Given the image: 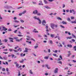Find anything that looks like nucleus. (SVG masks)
<instances>
[{
  "mask_svg": "<svg viewBox=\"0 0 76 76\" xmlns=\"http://www.w3.org/2000/svg\"><path fill=\"white\" fill-rule=\"evenodd\" d=\"M33 18H34V19H37V16H36L34 17Z\"/></svg>",
  "mask_w": 76,
  "mask_h": 76,
  "instance_id": "obj_46",
  "label": "nucleus"
},
{
  "mask_svg": "<svg viewBox=\"0 0 76 76\" xmlns=\"http://www.w3.org/2000/svg\"><path fill=\"white\" fill-rule=\"evenodd\" d=\"M50 42V44H53V41L51 40H50L49 41Z\"/></svg>",
  "mask_w": 76,
  "mask_h": 76,
  "instance_id": "obj_39",
  "label": "nucleus"
},
{
  "mask_svg": "<svg viewBox=\"0 0 76 76\" xmlns=\"http://www.w3.org/2000/svg\"><path fill=\"white\" fill-rule=\"evenodd\" d=\"M14 64H15V66L16 67H18L19 66V64L17 63V62H15Z\"/></svg>",
  "mask_w": 76,
  "mask_h": 76,
  "instance_id": "obj_5",
  "label": "nucleus"
},
{
  "mask_svg": "<svg viewBox=\"0 0 76 76\" xmlns=\"http://www.w3.org/2000/svg\"><path fill=\"white\" fill-rule=\"evenodd\" d=\"M45 4H48V2L46 0H43Z\"/></svg>",
  "mask_w": 76,
  "mask_h": 76,
  "instance_id": "obj_13",
  "label": "nucleus"
},
{
  "mask_svg": "<svg viewBox=\"0 0 76 76\" xmlns=\"http://www.w3.org/2000/svg\"><path fill=\"white\" fill-rule=\"evenodd\" d=\"M42 25H43V26H45V24H46V23H46V21H45V20H43L42 22Z\"/></svg>",
  "mask_w": 76,
  "mask_h": 76,
  "instance_id": "obj_4",
  "label": "nucleus"
},
{
  "mask_svg": "<svg viewBox=\"0 0 76 76\" xmlns=\"http://www.w3.org/2000/svg\"><path fill=\"white\" fill-rule=\"evenodd\" d=\"M2 70L3 72H5V70H6V69H5V68H3Z\"/></svg>",
  "mask_w": 76,
  "mask_h": 76,
  "instance_id": "obj_25",
  "label": "nucleus"
},
{
  "mask_svg": "<svg viewBox=\"0 0 76 76\" xmlns=\"http://www.w3.org/2000/svg\"><path fill=\"white\" fill-rule=\"evenodd\" d=\"M45 75L46 76H47V75H48V73H45Z\"/></svg>",
  "mask_w": 76,
  "mask_h": 76,
  "instance_id": "obj_58",
  "label": "nucleus"
},
{
  "mask_svg": "<svg viewBox=\"0 0 76 76\" xmlns=\"http://www.w3.org/2000/svg\"><path fill=\"white\" fill-rule=\"evenodd\" d=\"M45 67H46L47 68L48 67V64H46L45 65Z\"/></svg>",
  "mask_w": 76,
  "mask_h": 76,
  "instance_id": "obj_57",
  "label": "nucleus"
},
{
  "mask_svg": "<svg viewBox=\"0 0 76 76\" xmlns=\"http://www.w3.org/2000/svg\"><path fill=\"white\" fill-rule=\"evenodd\" d=\"M67 20H68V21H69H69H70V18H67Z\"/></svg>",
  "mask_w": 76,
  "mask_h": 76,
  "instance_id": "obj_30",
  "label": "nucleus"
},
{
  "mask_svg": "<svg viewBox=\"0 0 76 76\" xmlns=\"http://www.w3.org/2000/svg\"><path fill=\"white\" fill-rule=\"evenodd\" d=\"M46 33H48L49 32V30L48 29H46Z\"/></svg>",
  "mask_w": 76,
  "mask_h": 76,
  "instance_id": "obj_31",
  "label": "nucleus"
},
{
  "mask_svg": "<svg viewBox=\"0 0 76 76\" xmlns=\"http://www.w3.org/2000/svg\"><path fill=\"white\" fill-rule=\"evenodd\" d=\"M38 13V11L37 10H34L33 12V14H35V15H37Z\"/></svg>",
  "mask_w": 76,
  "mask_h": 76,
  "instance_id": "obj_3",
  "label": "nucleus"
},
{
  "mask_svg": "<svg viewBox=\"0 0 76 76\" xmlns=\"http://www.w3.org/2000/svg\"><path fill=\"white\" fill-rule=\"evenodd\" d=\"M54 34H50V37H52V38H54Z\"/></svg>",
  "mask_w": 76,
  "mask_h": 76,
  "instance_id": "obj_16",
  "label": "nucleus"
},
{
  "mask_svg": "<svg viewBox=\"0 0 76 76\" xmlns=\"http://www.w3.org/2000/svg\"><path fill=\"white\" fill-rule=\"evenodd\" d=\"M3 58L4 59V60H6V59H7V58L6 57H4Z\"/></svg>",
  "mask_w": 76,
  "mask_h": 76,
  "instance_id": "obj_62",
  "label": "nucleus"
},
{
  "mask_svg": "<svg viewBox=\"0 0 76 76\" xmlns=\"http://www.w3.org/2000/svg\"><path fill=\"white\" fill-rule=\"evenodd\" d=\"M37 16H41V13H38V12L37 13Z\"/></svg>",
  "mask_w": 76,
  "mask_h": 76,
  "instance_id": "obj_19",
  "label": "nucleus"
},
{
  "mask_svg": "<svg viewBox=\"0 0 76 76\" xmlns=\"http://www.w3.org/2000/svg\"><path fill=\"white\" fill-rule=\"evenodd\" d=\"M16 41H18V42H20V40L19 39H15Z\"/></svg>",
  "mask_w": 76,
  "mask_h": 76,
  "instance_id": "obj_44",
  "label": "nucleus"
},
{
  "mask_svg": "<svg viewBox=\"0 0 76 76\" xmlns=\"http://www.w3.org/2000/svg\"><path fill=\"white\" fill-rule=\"evenodd\" d=\"M6 71L7 72H9V68H7L6 69Z\"/></svg>",
  "mask_w": 76,
  "mask_h": 76,
  "instance_id": "obj_61",
  "label": "nucleus"
},
{
  "mask_svg": "<svg viewBox=\"0 0 76 76\" xmlns=\"http://www.w3.org/2000/svg\"><path fill=\"white\" fill-rule=\"evenodd\" d=\"M16 55H17V56H19V53H16Z\"/></svg>",
  "mask_w": 76,
  "mask_h": 76,
  "instance_id": "obj_54",
  "label": "nucleus"
},
{
  "mask_svg": "<svg viewBox=\"0 0 76 76\" xmlns=\"http://www.w3.org/2000/svg\"><path fill=\"white\" fill-rule=\"evenodd\" d=\"M59 44L60 45H58V47H62V45L61 44V43H59Z\"/></svg>",
  "mask_w": 76,
  "mask_h": 76,
  "instance_id": "obj_20",
  "label": "nucleus"
},
{
  "mask_svg": "<svg viewBox=\"0 0 76 76\" xmlns=\"http://www.w3.org/2000/svg\"><path fill=\"white\" fill-rule=\"evenodd\" d=\"M57 19H58V20H62V19H61V18L59 17H57Z\"/></svg>",
  "mask_w": 76,
  "mask_h": 76,
  "instance_id": "obj_18",
  "label": "nucleus"
},
{
  "mask_svg": "<svg viewBox=\"0 0 76 76\" xmlns=\"http://www.w3.org/2000/svg\"><path fill=\"white\" fill-rule=\"evenodd\" d=\"M72 11L73 12V15H76V11H75V10L72 9Z\"/></svg>",
  "mask_w": 76,
  "mask_h": 76,
  "instance_id": "obj_8",
  "label": "nucleus"
},
{
  "mask_svg": "<svg viewBox=\"0 0 76 76\" xmlns=\"http://www.w3.org/2000/svg\"><path fill=\"white\" fill-rule=\"evenodd\" d=\"M71 19H75V17H74L72 16L71 17Z\"/></svg>",
  "mask_w": 76,
  "mask_h": 76,
  "instance_id": "obj_32",
  "label": "nucleus"
},
{
  "mask_svg": "<svg viewBox=\"0 0 76 76\" xmlns=\"http://www.w3.org/2000/svg\"><path fill=\"white\" fill-rule=\"evenodd\" d=\"M58 63H59V64H62V62L61 61H59Z\"/></svg>",
  "mask_w": 76,
  "mask_h": 76,
  "instance_id": "obj_37",
  "label": "nucleus"
},
{
  "mask_svg": "<svg viewBox=\"0 0 76 76\" xmlns=\"http://www.w3.org/2000/svg\"><path fill=\"white\" fill-rule=\"evenodd\" d=\"M42 37V36H41L40 35H39V34L38 35V37Z\"/></svg>",
  "mask_w": 76,
  "mask_h": 76,
  "instance_id": "obj_48",
  "label": "nucleus"
},
{
  "mask_svg": "<svg viewBox=\"0 0 76 76\" xmlns=\"http://www.w3.org/2000/svg\"><path fill=\"white\" fill-rule=\"evenodd\" d=\"M48 26H46V29H48Z\"/></svg>",
  "mask_w": 76,
  "mask_h": 76,
  "instance_id": "obj_53",
  "label": "nucleus"
},
{
  "mask_svg": "<svg viewBox=\"0 0 76 76\" xmlns=\"http://www.w3.org/2000/svg\"><path fill=\"white\" fill-rule=\"evenodd\" d=\"M14 20H16V19H17V18L16 17H14V18H13Z\"/></svg>",
  "mask_w": 76,
  "mask_h": 76,
  "instance_id": "obj_52",
  "label": "nucleus"
},
{
  "mask_svg": "<svg viewBox=\"0 0 76 76\" xmlns=\"http://www.w3.org/2000/svg\"><path fill=\"white\" fill-rule=\"evenodd\" d=\"M26 11L25 10L23 12H22V14L24 15V14H25V13H26Z\"/></svg>",
  "mask_w": 76,
  "mask_h": 76,
  "instance_id": "obj_23",
  "label": "nucleus"
},
{
  "mask_svg": "<svg viewBox=\"0 0 76 76\" xmlns=\"http://www.w3.org/2000/svg\"><path fill=\"white\" fill-rule=\"evenodd\" d=\"M23 61H24V60L23 59H21V61H20V63H23Z\"/></svg>",
  "mask_w": 76,
  "mask_h": 76,
  "instance_id": "obj_11",
  "label": "nucleus"
},
{
  "mask_svg": "<svg viewBox=\"0 0 76 76\" xmlns=\"http://www.w3.org/2000/svg\"><path fill=\"white\" fill-rule=\"evenodd\" d=\"M5 7L7 9H9V6H6Z\"/></svg>",
  "mask_w": 76,
  "mask_h": 76,
  "instance_id": "obj_26",
  "label": "nucleus"
},
{
  "mask_svg": "<svg viewBox=\"0 0 76 76\" xmlns=\"http://www.w3.org/2000/svg\"><path fill=\"white\" fill-rule=\"evenodd\" d=\"M72 37H66V39H72Z\"/></svg>",
  "mask_w": 76,
  "mask_h": 76,
  "instance_id": "obj_21",
  "label": "nucleus"
},
{
  "mask_svg": "<svg viewBox=\"0 0 76 76\" xmlns=\"http://www.w3.org/2000/svg\"><path fill=\"white\" fill-rule=\"evenodd\" d=\"M48 53H50L51 52V50H50V49H48Z\"/></svg>",
  "mask_w": 76,
  "mask_h": 76,
  "instance_id": "obj_60",
  "label": "nucleus"
},
{
  "mask_svg": "<svg viewBox=\"0 0 76 76\" xmlns=\"http://www.w3.org/2000/svg\"><path fill=\"white\" fill-rule=\"evenodd\" d=\"M72 36L73 37V38H76V36L73 34H72Z\"/></svg>",
  "mask_w": 76,
  "mask_h": 76,
  "instance_id": "obj_42",
  "label": "nucleus"
},
{
  "mask_svg": "<svg viewBox=\"0 0 76 76\" xmlns=\"http://www.w3.org/2000/svg\"><path fill=\"white\" fill-rule=\"evenodd\" d=\"M2 30H3V31H7V28H6L4 27H3L2 28Z\"/></svg>",
  "mask_w": 76,
  "mask_h": 76,
  "instance_id": "obj_6",
  "label": "nucleus"
},
{
  "mask_svg": "<svg viewBox=\"0 0 76 76\" xmlns=\"http://www.w3.org/2000/svg\"><path fill=\"white\" fill-rule=\"evenodd\" d=\"M53 56H55V57H58V56H57V55L55 54H53Z\"/></svg>",
  "mask_w": 76,
  "mask_h": 76,
  "instance_id": "obj_22",
  "label": "nucleus"
},
{
  "mask_svg": "<svg viewBox=\"0 0 76 76\" xmlns=\"http://www.w3.org/2000/svg\"><path fill=\"white\" fill-rule=\"evenodd\" d=\"M13 8V7L11 6H9V9H12Z\"/></svg>",
  "mask_w": 76,
  "mask_h": 76,
  "instance_id": "obj_47",
  "label": "nucleus"
},
{
  "mask_svg": "<svg viewBox=\"0 0 76 76\" xmlns=\"http://www.w3.org/2000/svg\"><path fill=\"white\" fill-rule=\"evenodd\" d=\"M33 32H34L35 33H38V31H33Z\"/></svg>",
  "mask_w": 76,
  "mask_h": 76,
  "instance_id": "obj_51",
  "label": "nucleus"
},
{
  "mask_svg": "<svg viewBox=\"0 0 76 76\" xmlns=\"http://www.w3.org/2000/svg\"><path fill=\"white\" fill-rule=\"evenodd\" d=\"M74 49H75V51H76V46H74L73 48Z\"/></svg>",
  "mask_w": 76,
  "mask_h": 76,
  "instance_id": "obj_34",
  "label": "nucleus"
},
{
  "mask_svg": "<svg viewBox=\"0 0 76 76\" xmlns=\"http://www.w3.org/2000/svg\"><path fill=\"white\" fill-rule=\"evenodd\" d=\"M39 24H41V20H39Z\"/></svg>",
  "mask_w": 76,
  "mask_h": 76,
  "instance_id": "obj_40",
  "label": "nucleus"
},
{
  "mask_svg": "<svg viewBox=\"0 0 76 76\" xmlns=\"http://www.w3.org/2000/svg\"><path fill=\"white\" fill-rule=\"evenodd\" d=\"M30 73H31V74H33V72H32V70H31L29 71Z\"/></svg>",
  "mask_w": 76,
  "mask_h": 76,
  "instance_id": "obj_27",
  "label": "nucleus"
},
{
  "mask_svg": "<svg viewBox=\"0 0 76 76\" xmlns=\"http://www.w3.org/2000/svg\"><path fill=\"white\" fill-rule=\"evenodd\" d=\"M58 38V40H60V37H59V36H56L55 37V38Z\"/></svg>",
  "mask_w": 76,
  "mask_h": 76,
  "instance_id": "obj_14",
  "label": "nucleus"
},
{
  "mask_svg": "<svg viewBox=\"0 0 76 76\" xmlns=\"http://www.w3.org/2000/svg\"><path fill=\"white\" fill-rule=\"evenodd\" d=\"M44 58L46 59H48V57L45 56L44 57Z\"/></svg>",
  "mask_w": 76,
  "mask_h": 76,
  "instance_id": "obj_28",
  "label": "nucleus"
},
{
  "mask_svg": "<svg viewBox=\"0 0 76 76\" xmlns=\"http://www.w3.org/2000/svg\"><path fill=\"white\" fill-rule=\"evenodd\" d=\"M9 51H10V52H12L13 51V49H10L9 50Z\"/></svg>",
  "mask_w": 76,
  "mask_h": 76,
  "instance_id": "obj_43",
  "label": "nucleus"
},
{
  "mask_svg": "<svg viewBox=\"0 0 76 76\" xmlns=\"http://www.w3.org/2000/svg\"><path fill=\"white\" fill-rule=\"evenodd\" d=\"M66 12L67 13H68L69 12V10H66Z\"/></svg>",
  "mask_w": 76,
  "mask_h": 76,
  "instance_id": "obj_55",
  "label": "nucleus"
},
{
  "mask_svg": "<svg viewBox=\"0 0 76 76\" xmlns=\"http://www.w3.org/2000/svg\"><path fill=\"white\" fill-rule=\"evenodd\" d=\"M8 31L11 32V31H12V29H11V28H9L8 29Z\"/></svg>",
  "mask_w": 76,
  "mask_h": 76,
  "instance_id": "obj_35",
  "label": "nucleus"
},
{
  "mask_svg": "<svg viewBox=\"0 0 76 76\" xmlns=\"http://www.w3.org/2000/svg\"><path fill=\"white\" fill-rule=\"evenodd\" d=\"M63 8H64V7H65V5L64 4H63Z\"/></svg>",
  "mask_w": 76,
  "mask_h": 76,
  "instance_id": "obj_64",
  "label": "nucleus"
},
{
  "mask_svg": "<svg viewBox=\"0 0 76 76\" xmlns=\"http://www.w3.org/2000/svg\"><path fill=\"white\" fill-rule=\"evenodd\" d=\"M60 27H61V28H65V27L64 26H63L62 25H61L60 26Z\"/></svg>",
  "mask_w": 76,
  "mask_h": 76,
  "instance_id": "obj_33",
  "label": "nucleus"
},
{
  "mask_svg": "<svg viewBox=\"0 0 76 76\" xmlns=\"http://www.w3.org/2000/svg\"><path fill=\"white\" fill-rule=\"evenodd\" d=\"M13 51H14V52H15V53H17V52H18V50H15L13 49Z\"/></svg>",
  "mask_w": 76,
  "mask_h": 76,
  "instance_id": "obj_41",
  "label": "nucleus"
},
{
  "mask_svg": "<svg viewBox=\"0 0 76 76\" xmlns=\"http://www.w3.org/2000/svg\"><path fill=\"white\" fill-rule=\"evenodd\" d=\"M38 47V46H36L34 47V48H35L36 49Z\"/></svg>",
  "mask_w": 76,
  "mask_h": 76,
  "instance_id": "obj_45",
  "label": "nucleus"
},
{
  "mask_svg": "<svg viewBox=\"0 0 76 76\" xmlns=\"http://www.w3.org/2000/svg\"><path fill=\"white\" fill-rule=\"evenodd\" d=\"M18 76H20V71H18Z\"/></svg>",
  "mask_w": 76,
  "mask_h": 76,
  "instance_id": "obj_29",
  "label": "nucleus"
},
{
  "mask_svg": "<svg viewBox=\"0 0 76 76\" xmlns=\"http://www.w3.org/2000/svg\"><path fill=\"white\" fill-rule=\"evenodd\" d=\"M48 1L50 2H52L53 1V0H48Z\"/></svg>",
  "mask_w": 76,
  "mask_h": 76,
  "instance_id": "obj_50",
  "label": "nucleus"
},
{
  "mask_svg": "<svg viewBox=\"0 0 76 76\" xmlns=\"http://www.w3.org/2000/svg\"><path fill=\"white\" fill-rule=\"evenodd\" d=\"M76 22H75V21H72V23H76Z\"/></svg>",
  "mask_w": 76,
  "mask_h": 76,
  "instance_id": "obj_56",
  "label": "nucleus"
},
{
  "mask_svg": "<svg viewBox=\"0 0 76 76\" xmlns=\"http://www.w3.org/2000/svg\"><path fill=\"white\" fill-rule=\"evenodd\" d=\"M62 23H63L64 25H67V22L63 21L62 22Z\"/></svg>",
  "mask_w": 76,
  "mask_h": 76,
  "instance_id": "obj_9",
  "label": "nucleus"
},
{
  "mask_svg": "<svg viewBox=\"0 0 76 76\" xmlns=\"http://www.w3.org/2000/svg\"><path fill=\"white\" fill-rule=\"evenodd\" d=\"M59 58H61V60H62L63 59V58H62V56H59Z\"/></svg>",
  "mask_w": 76,
  "mask_h": 76,
  "instance_id": "obj_49",
  "label": "nucleus"
},
{
  "mask_svg": "<svg viewBox=\"0 0 76 76\" xmlns=\"http://www.w3.org/2000/svg\"><path fill=\"white\" fill-rule=\"evenodd\" d=\"M20 22L21 23H24V20H20Z\"/></svg>",
  "mask_w": 76,
  "mask_h": 76,
  "instance_id": "obj_24",
  "label": "nucleus"
},
{
  "mask_svg": "<svg viewBox=\"0 0 76 76\" xmlns=\"http://www.w3.org/2000/svg\"><path fill=\"white\" fill-rule=\"evenodd\" d=\"M32 3L34 4H37V3L36 2H35L33 1Z\"/></svg>",
  "mask_w": 76,
  "mask_h": 76,
  "instance_id": "obj_36",
  "label": "nucleus"
},
{
  "mask_svg": "<svg viewBox=\"0 0 76 76\" xmlns=\"http://www.w3.org/2000/svg\"><path fill=\"white\" fill-rule=\"evenodd\" d=\"M50 27L52 29H54V27L56 28H58V24H55L54 23H52L50 24Z\"/></svg>",
  "mask_w": 76,
  "mask_h": 76,
  "instance_id": "obj_1",
  "label": "nucleus"
},
{
  "mask_svg": "<svg viewBox=\"0 0 76 76\" xmlns=\"http://www.w3.org/2000/svg\"><path fill=\"white\" fill-rule=\"evenodd\" d=\"M45 8H46V9H51V8L50 7H48V6H45Z\"/></svg>",
  "mask_w": 76,
  "mask_h": 76,
  "instance_id": "obj_15",
  "label": "nucleus"
},
{
  "mask_svg": "<svg viewBox=\"0 0 76 76\" xmlns=\"http://www.w3.org/2000/svg\"><path fill=\"white\" fill-rule=\"evenodd\" d=\"M58 68H56L55 71L54 72V73H58Z\"/></svg>",
  "mask_w": 76,
  "mask_h": 76,
  "instance_id": "obj_7",
  "label": "nucleus"
},
{
  "mask_svg": "<svg viewBox=\"0 0 76 76\" xmlns=\"http://www.w3.org/2000/svg\"><path fill=\"white\" fill-rule=\"evenodd\" d=\"M22 13H20L19 14V16H22Z\"/></svg>",
  "mask_w": 76,
  "mask_h": 76,
  "instance_id": "obj_59",
  "label": "nucleus"
},
{
  "mask_svg": "<svg viewBox=\"0 0 76 76\" xmlns=\"http://www.w3.org/2000/svg\"><path fill=\"white\" fill-rule=\"evenodd\" d=\"M8 41V40L7 39H5L4 40H3V41H4V42H7V41Z\"/></svg>",
  "mask_w": 76,
  "mask_h": 76,
  "instance_id": "obj_12",
  "label": "nucleus"
},
{
  "mask_svg": "<svg viewBox=\"0 0 76 76\" xmlns=\"http://www.w3.org/2000/svg\"><path fill=\"white\" fill-rule=\"evenodd\" d=\"M72 10H69V13H72Z\"/></svg>",
  "mask_w": 76,
  "mask_h": 76,
  "instance_id": "obj_38",
  "label": "nucleus"
},
{
  "mask_svg": "<svg viewBox=\"0 0 76 76\" xmlns=\"http://www.w3.org/2000/svg\"><path fill=\"white\" fill-rule=\"evenodd\" d=\"M67 47H70V48H72V45H67Z\"/></svg>",
  "mask_w": 76,
  "mask_h": 76,
  "instance_id": "obj_10",
  "label": "nucleus"
},
{
  "mask_svg": "<svg viewBox=\"0 0 76 76\" xmlns=\"http://www.w3.org/2000/svg\"><path fill=\"white\" fill-rule=\"evenodd\" d=\"M14 22L15 23H19V21H17V20H15Z\"/></svg>",
  "mask_w": 76,
  "mask_h": 76,
  "instance_id": "obj_17",
  "label": "nucleus"
},
{
  "mask_svg": "<svg viewBox=\"0 0 76 76\" xmlns=\"http://www.w3.org/2000/svg\"><path fill=\"white\" fill-rule=\"evenodd\" d=\"M25 50L26 51H28V48H26L25 49Z\"/></svg>",
  "mask_w": 76,
  "mask_h": 76,
  "instance_id": "obj_63",
  "label": "nucleus"
},
{
  "mask_svg": "<svg viewBox=\"0 0 76 76\" xmlns=\"http://www.w3.org/2000/svg\"><path fill=\"white\" fill-rule=\"evenodd\" d=\"M9 39L10 40V42H13V39H14L12 37H9Z\"/></svg>",
  "mask_w": 76,
  "mask_h": 76,
  "instance_id": "obj_2",
  "label": "nucleus"
}]
</instances>
